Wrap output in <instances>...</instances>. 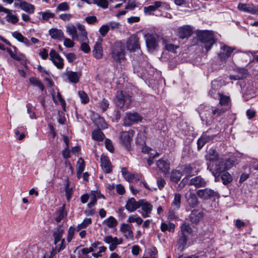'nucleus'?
I'll use <instances>...</instances> for the list:
<instances>
[{
  "instance_id": "f257e3e1",
  "label": "nucleus",
  "mask_w": 258,
  "mask_h": 258,
  "mask_svg": "<svg viewBox=\"0 0 258 258\" xmlns=\"http://www.w3.org/2000/svg\"><path fill=\"white\" fill-rule=\"evenodd\" d=\"M198 39L203 44L207 52L209 51L215 43L216 40L213 32L208 30L201 31L198 34Z\"/></svg>"
},
{
  "instance_id": "f03ea898",
  "label": "nucleus",
  "mask_w": 258,
  "mask_h": 258,
  "mask_svg": "<svg viewBox=\"0 0 258 258\" xmlns=\"http://www.w3.org/2000/svg\"><path fill=\"white\" fill-rule=\"evenodd\" d=\"M65 231V227L62 225H58L54 229L53 237L54 243L55 245V249L58 251L63 249L65 247L64 243L65 240L62 238V236Z\"/></svg>"
},
{
  "instance_id": "7ed1b4c3",
  "label": "nucleus",
  "mask_w": 258,
  "mask_h": 258,
  "mask_svg": "<svg viewBox=\"0 0 258 258\" xmlns=\"http://www.w3.org/2000/svg\"><path fill=\"white\" fill-rule=\"evenodd\" d=\"M198 109L200 117L203 121H205L207 123L212 121V107L203 104L201 105Z\"/></svg>"
},
{
  "instance_id": "20e7f679",
  "label": "nucleus",
  "mask_w": 258,
  "mask_h": 258,
  "mask_svg": "<svg viewBox=\"0 0 258 258\" xmlns=\"http://www.w3.org/2000/svg\"><path fill=\"white\" fill-rule=\"evenodd\" d=\"M124 48L120 42L115 43L112 47L111 56L116 61L124 58Z\"/></svg>"
},
{
  "instance_id": "39448f33",
  "label": "nucleus",
  "mask_w": 258,
  "mask_h": 258,
  "mask_svg": "<svg viewBox=\"0 0 258 258\" xmlns=\"http://www.w3.org/2000/svg\"><path fill=\"white\" fill-rule=\"evenodd\" d=\"M82 76L80 72H73L72 71H66L62 73V78L67 80L69 83L77 84L79 82Z\"/></svg>"
},
{
  "instance_id": "423d86ee",
  "label": "nucleus",
  "mask_w": 258,
  "mask_h": 258,
  "mask_svg": "<svg viewBox=\"0 0 258 258\" xmlns=\"http://www.w3.org/2000/svg\"><path fill=\"white\" fill-rule=\"evenodd\" d=\"M115 103L120 108H122L125 105L128 106L131 103V96L123 94L122 91H118L116 93Z\"/></svg>"
},
{
  "instance_id": "0eeeda50",
  "label": "nucleus",
  "mask_w": 258,
  "mask_h": 258,
  "mask_svg": "<svg viewBox=\"0 0 258 258\" xmlns=\"http://www.w3.org/2000/svg\"><path fill=\"white\" fill-rule=\"evenodd\" d=\"M143 117L137 112H127L124 118V125L130 126L133 124L141 121Z\"/></svg>"
},
{
  "instance_id": "6e6552de",
  "label": "nucleus",
  "mask_w": 258,
  "mask_h": 258,
  "mask_svg": "<svg viewBox=\"0 0 258 258\" xmlns=\"http://www.w3.org/2000/svg\"><path fill=\"white\" fill-rule=\"evenodd\" d=\"M196 194L200 199L203 200H209L218 195L216 191L208 188L199 189L197 191Z\"/></svg>"
},
{
  "instance_id": "1a4fd4ad",
  "label": "nucleus",
  "mask_w": 258,
  "mask_h": 258,
  "mask_svg": "<svg viewBox=\"0 0 258 258\" xmlns=\"http://www.w3.org/2000/svg\"><path fill=\"white\" fill-rule=\"evenodd\" d=\"M49 56V59L58 69H62L63 68V59L55 50L51 49Z\"/></svg>"
},
{
  "instance_id": "9d476101",
  "label": "nucleus",
  "mask_w": 258,
  "mask_h": 258,
  "mask_svg": "<svg viewBox=\"0 0 258 258\" xmlns=\"http://www.w3.org/2000/svg\"><path fill=\"white\" fill-rule=\"evenodd\" d=\"M236 49L235 47H230L227 45H223L220 48V51L218 53V58L221 61H224L229 58L232 52Z\"/></svg>"
},
{
  "instance_id": "9b49d317",
  "label": "nucleus",
  "mask_w": 258,
  "mask_h": 258,
  "mask_svg": "<svg viewBox=\"0 0 258 258\" xmlns=\"http://www.w3.org/2000/svg\"><path fill=\"white\" fill-rule=\"evenodd\" d=\"M139 37L137 35H132L126 42V48L130 51H135L140 49Z\"/></svg>"
},
{
  "instance_id": "f8f14e48",
  "label": "nucleus",
  "mask_w": 258,
  "mask_h": 258,
  "mask_svg": "<svg viewBox=\"0 0 258 258\" xmlns=\"http://www.w3.org/2000/svg\"><path fill=\"white\" fill-rule=\"evenodd\" d=\"M14 5L16 8H20L29 14H33L35 11L34 5L22 0H15Z\"/></svg>"
},
{
  "instance_id": "ddd939ff",
  "label": "nucleus",
  "mask_w": 258,
  "mask_h": 258,
  "mask_svg": "<svg viewBox=\"0 0 258 258\" xmlns=\"http://www.w3.org/2000/svg\"><path fill=\"white\" fill-rule=\"evenodd\" d=\"M3 13V14H1V16L5 15L3 17V19L7 22L13 24H15L18 22L19 20L18 18L16 15L12 13L11 10L1 6V13Z\"/></svg>"
},
{
  "instance_id": "4468645a",
  "label": "nucleus",
  "mask_w": 258,
  "mask_h": 258,
  "mask_svg": "<svg viewBox=\"0 0 258 258\" xmlns=\"http://www.w3.org/2000/svg\"><path fill=\"white\" fill-rule=\"evenodd\" d=\"M222 85L221 80H215L211 83V88L209 91V95L214 99H219L220 94L218 92Z\"/></svg>"
},
{
  "instance_id": "2eb2a0df",
  "label": "nucleus",
  "mask_w": 258,
  "mask_h": 258,
  "mask_svg": "<svg viewBox=\"0 0 258 258\" xmlns=\"http://www.w3.org/2000/svg\"><path fill=\"white\" fill-rule=\"evenodd\" d=\"M133 131L130 130L128 132H122L120 134V142L126 149H129L130 147V143L133 136Z\"/></svg>"
},
{
  "instance_id": "dca6fc26",
  "label": "nucleus",
  "mask_w": 258,
  "mask_h": 258,
  "mask_svg": "<svg viewBox=\"0 0 258 258\" xmlns=\"http://www.w3.org/2000/svg\"><path fill=\"white\" fill-rule=\"evenodd\" d=\"M77 32L74 40L79 41V42L87 41L88 38L85 27L81 24H78L77 25Z\"/></svg>"
},
{
  "instance_id": "f3484780",
  "label": "nucleus",
  "mask_w": 258,
  "mask_h": 258,
  "mask_svg": "<svg viewBox=\"0 0 258 258\" xmlns=\"http://www.w3.org/2000/svg\"><path fill=\"white\" fill-rule=\"evenodd\" d=\"M121 172L124 178L128 182H137L142 180V176L141 174L129 173L126 168H122Z\"/></svg>"
},
{
  "instance_id": "a211bd4d",
  "label": "nucleus",
  "mask_w": 258,
  "mask_h": 258,
  "mask_svg": "<svg viewBox=\"0 0 258 258\" xmlns=\"http://www.w3.org/2000/svg\"><path fill=\"white\" fill-rule=\"evenodd\" d=\"M237 9L239 11L251 14H258V8L252 4L239 3L237 6Z\"/></svg>"
},
{
  "instance_id": "6ab92c4d",
  "label": "nucleus",
  "mask_w": 258,
  "mask_h": 258,
  "mask_svg": "<svg viewBox=\"0 0 258 258\" xmlns=\"http://www.w3.org/2000/svg\"><path fill=\"white\" fill-rule=\"evenodd\" d=\"M144 37L148 50L153 51L155 50L158 46V43L155 37L152 34H147L145 35Z\"/></svg>"
},
{
  "instance_id": "aec40b11",
  "label": "nucleus",
  "mask_w": 258,
  "mask_h": 258,
  "mask_svg": "<svg viewBox=\"0 0 258 258\" xmlns=\"http://www.w3.org/2000/svg\"><path fill=\"white\" fill-rule=\"evenodd\" d=\"M161 7H165L166 9H168L169 6L165 2L156 1L153 5L145 7L144 8V11L145 14L150 15L152 12L155 11L158 8Z\"/></svg>"
},
{
  "instance_id": "412c9836",
  "label": "nucleus",
  "mask_w": 258,
  "mask_h": 258,
  "mask_svg": "<svg viewBox=\"0 0 258 258\" xmlns=\"http://www.w3.org/2000/svg\"><path fill=\"white\" fill-rule=\"evenodd\" d=\"M104 241L107 244H110L109 248L110 251H113L122 242L121 238H117L116 237L107 236L104 238Z\"/></svg>"
},
{
  "instance_id": "4be33fe9",
  "label": "nucleus",
  "mask_w": 258,
  "mask_h": 258,
  "mask_svg": "<svg viewBox=\"0 0 258 258\" xmlns=\"http://www.w3.org/2000/svg\"><path fill=\"white\" fill-rule=\"evenodd\" d=\"M204 212L200 209H194L189 216L190 221L192 224H197L203 218Z\"/></svg>"
},
{
  "instance_id": "5701e85b",
  "label": "nucleus",
  "mask_w": 258,
  "mask_h": 258,
  "mask_svg": "<svg viewBox=\"0 0 258 258\" xmlns=\"http://www.w3.org/2000/svg\"><path fill=\"white\" fill-rule=\"evenodd\" d=\"M141 206V200L136 201L134 198H130L125 205L126 210L130 213L135 212Z\"/></svg>"
},
{
  "instance_id": "b1692460",
  "label": "nucleus",
  "mask_w": 258,
  "mask_h": 258,
  "mask_svg": "<svg viewBox=\"0 0 258 258\" xmlns=\"http://www.w3.org/2000/svg\"><path fill=\"white\" fill-rule=\"evenodd\" d=\"M177 35L181 39L187 38L192 34V29L190 26L185 25L177 29Z\"/></svg>"
},
{
  "instance_id": "393cba45",
  "label": "nucleus",
  "mask_w": 258,
  "mask_h": 258,
  "mask_svg": "<svg viewBox=\"0 0 258 258\" xmlns=\"http://www.w3.org/2000/svg\"><path fill=\"white\" fill-rule=\"evenodd\" d=\"M143 212L141 213V215L143 218H147L150 217V214L153 209L152 205L147 202H145L143 200H141V206Z\"/></svg>"
},
{
  "instance_id": "a878e982",
  "label": "nucleus",
  "mask_w": 258,
  "mask_h": 258,
  "mask_svg": "<svg viewBox=\"0 0 258 258\" xmlns=\"http://www.w3.org/2000/svg\"><path fill=\"white\" fill-rule=\"evenodd\" d=\"M102 39H98L96 42L94 49L93 50V54L97 59H100L103 55V48L102 47Z\"/></svg>"
},
{
  "instance_id": "bb28decb",
  "label": "nucleus",
  "mask_w": 258,
  "mask_h": 258,
  "mask_svg": "<svg viewBox=\"0 0 258 258\" xmlns=\"http://www.w3.org/2000/svg\"><path fill=\"white\" fill-rule=\"evenodd\" d=\"M197 196V194L196 195L191 191L186 192L185 195V198L188 205L192 208L195 207L199 204V201Z\"/></svg>"
},
{
  "instance_id": "cd10ccee",
  "label": "nucleus",
  "mask_w": 258,
  "mask_h": 258,
  "mask_svg": "<svg viewBox=\"0 0 258 258\" xmlns=\"http://www.w3.org/2000/svg\"><path fill=\"white\" fill-rule=\"evenodd\" d=\"M101 167L103 171L106 173H109L112 171V166L108 158L102 155L101 156Z\"/></svg>"
},
{
  "instance_id": "c85d7f7f",
  "label": "nucleus",
  "mask_w": 258,
  "mask_h": 258,
  "mask_svg": "<svg viewBox=\"0 0 258 258\" xmlns=\"http://www.w3.org/2000/svg\"><path fill=\"white\" fill-rule=\"evenodd\" d=\"M189 184L194 185L196 188L205 187L207 184L205 180L200 176L194 177L189 181Z\"/></svg>"
},
{
  "instance_id": "c756f323",
  "label": "nucleus",
  "mask_w": 258,
  "mask_h": 258,
  "mask_svg": "<svg viewBox=\"0 0 258 258\" xmlns=\"http://www.w3.org/2000/svg\"><path fill=\"white\" fill-rule=\"evenodd\" d=\"M49 34L52 39L61 41L64 38V34L60 29L52 28L49 30Z\"/></svg>"
},
{
  "instance_id": "7c9ffc66",
  "label": "nucleus",
  "mask_w": 258,
  "mask_h": 258,
  "mask_svg": "<svg viewBox=\"0 0 258 258\" xmlns=\"http://www.w3.org/2000/svg\"><path fill=\"white\" fill-rule=\"evenodd\" d=\"M120 231L126 238L133 239L134 234L131 226L128 224L123 223L120 226Z\"/></svg>"
},
{
  "instance_id": "2f4dec72",
  "label": "nucleus",
  "mask_w": 258,
  "mask_h": 258,
  "mask_svg": "<svg viewBox=\"0 0 258 258\" xmlns=\"http://www.w3.org/2000/svg\"><path fill=\"white\" fill-rule=\"evenodd\" d=\"M12 48L13 49L11 48H7V51L9 53L12 58L17 60H21L24 59L25 57L23 54L17 52L16 47L13 46Z\"/></svg>"
},
{
  "instance_id": "473e14b6",
  "label": "nucleus",
  "mask_w": 258,
  "mask_h": 258,
  "mask_svg": "<svg viewBox=\"0 0 258 258\" xmlns=\"http://www.w3.org/2000/svg\"><path fill=\"white\" fill-rule=\"evenodd\" d=\"M157 166L165 174L169 173L170 165L166 160L163 159L159 160L157 162Z\"/></svg>"
},
{
  "instance_id": "72a5a7b5",
  "label": "nucleus",
  "mask_w": 258,
  "mask_h": 258,
  "mask_svg": "<svg viewBox=\"0 0 258 258\" xmlns=\"http://www.w3.org/2000/svg\"><path fill=\"white\" fill-rule=\"evenodd\" d=\"M12 35L18 41L23 43L26 46H29L31 45L30 40L27 38L24 37L21 33L15 31L12 33Z\"/></svg>"
},
{
  "instance_id": "f704fd0d",
  "label": "nucleus",
  "mask_w": 258,
  "mask_h": 258,
  "mask_svg": "<svg viewBox=\"0 0 258 258\" xmlns=\"http://www.w3.org/2000/svg\"><path fill=\"white\" fill-rule=\"evenodd\" d=\"M198 171H192V167L190 165H186L184 168L183 172L186 175V177H184L182 182L183 183H187L188 180V177L192 176L195 173H197Z\"/></svg>"
},
{
  "instance_id": "c9c22d12",
  "label": "nucleus",
  "mask_w": 258,
  "mask_h": 258,
  "mask_svg": "<svg viewBox=\"0 0 258 258\" xmlns=\"http://www.w3.org/2000/svg\"><path fill=\"white\" fill-rule=\"evenodd\" d=\"M90 202L88 204V207L89 208H91L93 206H94L96 203L97 199H99V196L98 195V192L96 191H92L90 197Z\"/></svg>"
},
{
  "instance_id": "e433bc0d",
  "label": "nucleus",
  "mask_w": 258,
  "mask_h": 258,
  "mask_svg": "<svg viewBox=\"0 0 258 258\" xmlns=\"http://www.w3.org/2000/svg\"><path fill=\"white\" fill-rule=\"evenodd\" d=\"M218 157L217 152L215 149H210L207 154L205 155V159L207 161H214L217 160Z\"/></svg>"
},
{
  "instance_id": "4c0bfd02",
  "label": "nucleus",
  "mask_w": 258,
  "mask_h": 258,
  "mask_svg": "<svg viewBox=\"0 0 258 258\" xmlns=\"http://www.w3.org/2000/svg\"><path fill=\"white\" fill-rule=\"evenodd\" d=\"M225 165V163L224 159H220V160L218 161L217 162V163L216 164L215 169L214 171H212V169L210 167V165L208 164V169H209L210 171H212L213 173V174L216 176V174L219 173H222V172H224L225 171H220L219 170L220 168L223 167Z\"/></svg>"
},
{
  "instance_id": "58836bf2",
  "label": "nucleus",
  "mask_w": 258,
  "mask_h": 258,
  "mask_svg": "<svg viewBox=\"0 0 258 258\" xmlns=\"http://www.w3.org/2000/svg\"><path fill=\"white\" fill-rule=\"evenodd\" d=\"M181 195L176 193L174 195V200L171 203V208L174 210H178L180 207Z\"/></svg>"
},
{
  "instance_id": "ea45409f",
  "label": "nucleus",
  "mask_w": 258,
  "mask_h": 258,
  "mask_svg": "<svg viewBox=\"0 0 258 258\" xmlns=\"http://www.w3.org/2000/svg\"><path fill=\"white\" fill-rule=\"evenodd\" d=\"M143 222V219L137 214L131 215L127 219V222L130 223H136L138 225H140Z\"/></svg>"
},
{
  "instance_id": "a19ab883",
  "label": "nucleus",
  "mask_w": 258,
  "mask_h": 258,
  "mask_svg": "<svg viewBox=\"0 0 258 258\" xmlns=\"http://www.w3.org/2000/svg\"><path fill=\"white\" fill-rule=\"evenodd\" d=\"M85 169V164L84 160L80 158L79 159L78 161L77 162V177L79 179L80 178L82 173L84 170Z\"/></svg>"
},
{
  "instance_id": "79ce46f5",
  "label": "nucleus",
  "mask_w": 258,
  "mask_h": 258,
  "mask_svg": "<svg viewBox=\"0 0 258 258\" xmlns=\"http://www.w3.org/2000/svg\"><path fill=\"white\" fill-rule=\"evenodd\" d=\"M175 229V225L172 223L163 222L161 224V230L162 232L168 231L170 232H173Z\"/></svg>"
},
{
  "instance_id": "37998d69",
  "label": "nucleus",
  "mask_w": 258,
  "mask_h": 258,
  "mask_svg": "<svg viewBox=\"0 0 258 258\" xmlns=\"http://www.w3.org/2000/svg\"><path fill=\"white\" fill-rule=\"evenodd\" d=\"M92 137L94 140L101 141L104 139L105 136L100 130L98 129L93 131Z\"/></svg>"
},
{
  "instance_id": "c03bdc74",
  "label": "nucleus",
  "mask_w": 258,
  "mask_h": 258,
  "mask_svg": "<svg viewBox=\"0 0 258 258\" xmlns=\"http://www.w3.org/2000/svg\"><path fill=\"white\" fill-rule=\"evenodd\" d=\"M187 239L188 237L186 235L181 234L180 236L177 243L178 246V249H179L180 251H182L184 249L186 244Z\"/></svg>"
},
{
  "instance_id": "a18cd8bd",
  "label": "nucleus",
  "mask_w": 258,
  "mask_h": 258,
  "mask_svg": "<svg viewBox=\"0 0 258 258\" xmlns=\"http://www.w3.org/2000/svg\"><path fill=\"white\" fill-rule=\"evenodd\" d=\"M52 96L54 102L57 103L58 102H59L61 104L63 108L64 109L66 106V102L64 99L62 98L60 93L59 92H57L56 93V95H55V93L54 92L52 94Z\"/></svg>"
},
{
  "instance_id": "49530a36",
  "label": "nucleus",
  "mask_w": 258,
  "mask_h": 258,
  "mask_svg": "<svg viewBox=\"0 0 258 258\" xmlns=\"http://www.w3.org/2000/svg\"><path fill=\"white\" fill-rule=\"evenodd\" d=\"M103 224L106 225L109 228H113L117 225V222L113 217L110 216L103 221Z\"/></svg>"
},
{
  "instance_id": "de8ad7c7",
  "label": "nucleus",
  "mask_w": 258,
  "mask_h": 258,
  "mask_svg": "<svg viewBox=\"0 0 258 258\" xmlns=\"http://www.w3.org/2000/svg\"><path fill=\"white\" fill-rule=\"evenodd\" d=\"M77 26L75 27L73 24H69L66 26L67 32L72 37L73 40L77 34Z\"/></svg>"
},
{
  "instance_id": "09e8293b",
  "label": "nucleus",
  "mask_w": 258,
  "mask_h": 258,
  "mask_svg": "<svg viewBox=\"0 0 258 258\" xmlns=\"http://www.w3.org/2000/svg\"><path fill=\"white\" fill-rule=\"evenodd\" d=\"M221 178L224 184H227L232 181V177L228 172H222Z\"/></svg>"
},
{
  "instance_id": "8fccbe9b",
  "label": "nucleus",
  "mask_w": 258,
  "mask_h": 258,
  "mask_svg": "<svg viewBox=\"0 0 258 258\" xmlns=\"http://www.w3.org/2000/svg\"><path fill=\"white\" fill-rule=\"evenodd\" d=\"M180 230L181 234L186 235L187 236L192 231V228L190 225L186 223H184L180 226Z\"/></svg>"
},
{
  "instance_id": "3c124183",
  "label": "nucleus",
  "mask_w": 258,
  "mask_h": 258,
  "mask_svg": "<svg viewBox=\"0 0 258 258\" xmlns=\"http://www.w3.org/2000/svg\"><path fill=\"white\" fill-rule=\"evenodd\" d=\"M182 174L180 172L177 170L172 171L170 175V179L172 181L177 183L180 179Z\"/></svg>"
},
{
  "instance_id": "603ef678",
  "label": "nucleus",
  "mask_w": 258,
  "mask_h": 258,
  "mask_svg": "<svg viewBox=\"0 0 258 258\" xmlns=\"http://www.w3.org/2000/svg\"><path fill=\"white\" fill-rule=\"evenodd\" d=\"M56 217H55V221L57 222H60L67 215L66 213L64 210L63 207L60 208L56 212Z\"/></svg>"
},
{
  "instance_id": "864d4df0",
  "label": "nucleus",
  "mask_w": 258,
  "mask_h": 258,
  "mask_svg": "<svg viewBox=\"0 0 258 258\" xmlns=\"http://www.w3.org/2000/svg\"><path fill=\"white\" fill-rule=\"evenodd\" d=\"M92 223V220L91 218H86L80 224H78L76 227V231H78L82 229L86 228Z\"/></svg>"
},
{
  "instance_id": "5fc2aeb1",
  "label": "nucleus",
  "mask_w": 258,
  "mask_h": 258,
  "mask_svg": "<svg viewBox=\"0 0 258 258\" xmlns=\"http://www.w3.org/2000/svg\"><path fill=\"white\" fill-rule=\"evenodd\" d=\"M30 83L35 86L37 87L41 90H43L44 89V86L41 82L37 78L34 77H31L29 79Z\"/></svg>"
},
{
  "instance_id": "6e6d98bb",
  "label": "nucleus",
  "mask_w": 258,
  "mask_h": 258,
  "mask_svg": "<svg viewBox=\"0 0 258 258\" xmlns=\"http://www.w3.org/2000/svg\"><path fill=\"white\" fill-rule=\"evenodd\" d=\"M78 95L81 99L82 103L87 104L89 101V98L87 94L83 90H80L78 91Z\"/></svg>"
},
{
  "instance_id": "4d7b16f0",
  "label": "nucleus",
  "mask_w": 258,
  "mask_h": 258,
  "mask_svg": "<svg viewBox=\"0 0 258 258\" xmlns=\"http://www.w3.org/2000/svg\"><path fill=\"white\" fill-rule=\"evenodd\" d=\"M94 122L99 127H101L103 129L107 128V124L105 122L104 118L102 117L98 116V118L94 120Z\"/></svg>"
},
{
  "instance_id": "13d9d810",
  "label": "nucleus",
  "mask_w": 258,
  "mask_h": 258,
  "mask_svg": "<svg viewBox=\"0 0 258 258\" xmlns=\"http://www.w3.org/2000/svg\"><path fill=\"white\" fill-rule=\"evenodd\" d=\"M224 161L225 165L223 167L220 168L219 169L220 171H225L226 170H228L231 168L234 164V161L230 159H227L224 160Z\"/></svg>"
},
{
  "instance_id": "bf43d9fd",
  "label": "nucleus",
  "mask_w": 258,
  "mask_h": 258,
  "mask_svg": "<svg viewBox=\"0 0 258 258\" xmlns=\"http://www.w3.org/2000/svg\"><path fill=\"white\" fill-rule=\"evenodd\" d=\"M70 9V6L67 2H62L57 6L56 8V12L59 11H67Z\"/></svg>"
},
{
  "instance_id": "052dcab7",
  "label": "nucleus",
  "mask_w": 258,
  "mask_h": 258,
  "mask_svg": "<svg viewBox=\"0 0 258 258\" xmlns=\"http://www.w3.org/2000/svg\"><path fill=\"white\" fill-rule=\"evenodd\" d=\"M92 4H96L103 9H106L108 7V2L107 0H92Z\"/></svg>"
},
{
  "instance_id": "680f3d73",
  "label": "nucleus",
  "mask_w": 258,
  "mask_h": 258,
  "mask_svg": "<svg viewBox=\"0 0 258 258\" xmlns=\"http://www.w3.org/2000/svg\"><path fill=\"white\" fill-rule=\"evenodd\" d=\"M89 39H88L87 41H80L81 43V49L84 52L88 53L90 51V48L88 45L89 43Z\"/></svg>"
},
{
  "instance_id": "e2e57ef3",
  "label": "nucleus",
  "mask_w": 258,
  "mask_h": 258,
  "mask_svg": "<svg viewBox=\"0 0 258 258\" xmlns=\"http://www.w3.org/2000/svg\"><path fill=\"white\" fill-rule=\"evenodd\" d=\"M65 192L67 199L68 201L70 200L73 194L72 188H70L69 183H67L65 186Z\"/></svg>"
},
{
  "instance_id": "0e129e2a",
  "label": "nucleus",
  "mask_w": 258,
  "mask_h": 258,
  "mask_svg": "<svg viewBox=\"0 0 258 258\" xmlns=\"http://www.w3.org/2000/svg\"><path fill=\"white\" fill-rule=\"evenodd\" d=\"M91 252V249L89 248H83L78 251L79 258H85L82 255H86Z\"/></svg>"
},
{
  "instance_id": "69168bd1",
  "label": "nucleus",
  "mask_w": 258,
  "mask_h": 258,
  "mask_svg": "<svg viewBox=\"0 0 258 258\" xmlns=\"http://www.w3.org/2000/svg\"><path fill=\"white\" fill-rule=\"evenodd\" d=\"M178 48V46L171 43H166L165 44V49L170 52L175 53L176 49Z\"/></svg>"
},
{
  "instance_id": "338daca9",
  "label": "nucleus",
  "mask_w": 258,
  "mask_h": 258,
  "mask_svg": "<svg viewBox=\"0 0 258 258\" xmlns=\"http://www.w3.org/2000/svg\"><path fill=\"white\" fill-rule=\"evenodd\" d=\"M136 7V3L134 0H128L125 9L127 10H133Z\"/></svg>"
},
{
  "instance_id": "774afa93",
  "label": "nucleus",
  "mask_w": 258,
  "mask_h": 258,
  "mask_svg": "<svg viewBox=\"0 0 258 258\" xmlns=\"http://www.w3.org/2000/svg\"><path fill=\"white\" fill-rule=\"evenodd\" d=\"M173 210L174 209H173V210H170L168 211L167 214L168 219L173 220L178 218V216Z\"/></svg>"
}]
</instances>
